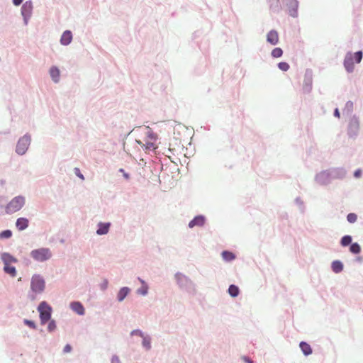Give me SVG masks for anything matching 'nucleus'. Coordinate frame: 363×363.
<instances>
[{"mask_svg":"<svg viewBox=\"0 0 363 363\" xmlns=\"http://www.w3.org/2000/svg\"><path fill=\"white\" fill-rule=\"evenodd\" d=\"M300 348L305 355H309L312 353V349L308 343L301 342L300 343Z\"/></svg>","mask_w":363,"mask_h":363,"instance_id":"16","label":"nucleus"},{"mask_svg":"<svg viewBox=\"0 0 363 363\" xmlns=\"http://www.w3.org/2000/svg\"><path fill=\"white\" fill-rule=\"evenodd\" d=\"M143 345L147 349L150 348V340L149 337H143Z\"/></svg>","mask_w":363,"mask_h":363,"instance_id":"32","label":"nucleus"},{"mask_svg":"<svg viewBox=\"0 0 363 363\" xmlns=\"http://www.w3.org/2000/svg\"><path fill=\"white\" fill-rule=\"evenodd\" d=\"M361 174H362V171L361 169H357L354 173V176L356 177V178H359L361 177Z\"/></svg>","mask_w":363,"mask_h":363,"instance_id":"35","label":"nucleus"},{"mask_svg":"<svg viewBox=\"0 0 363 363\" xmlns=\"http://www.w3.org/2000/svg\"><path fill=\"white\" fill-rule=\"evenodd\" d=\"M45 287L44 279L40 275H34L31 279L30 288L35 294L42 293Z\"/></svg>","mask_w":363,"mask_h":363,"instance_id":"6","label":"nucleus"},{"mask_svg":"<svg viewBox=\"0 0 363 363\" xmlns=\"http://www.w3.org/2000/svg\"><path fill=\"white\" fill-rule=\"evenodd\" d=\"M74 173L76 174V175L77 177H79L81 179L84 180V177L83 176V174L81 173L80 170L79 168L76 167L74 168Z\"/></svg>","mask_w":363,"mask_h":363,"instance_id":"33","label":"nucleus"},{"mask_svg":"<svg viewBox=\"0 0 363 363\" xmlns=\"http://www.w3.org/2000/svg\"><path fill=\"white\" fill-rule=\"evenodd\" d=\"M347 220L350 223H354L357 220V216L355 213H349L347 216Z\"/></svg>","mask_w":363,"mask_h":363,"instance_id":"30","label":"nucleus"},{"mask_svg":"<svg viewBox=\"0 0 363 363\" xmlns=\"http://www.w3.org/2000/svg\"><path fill=\"white\" fill-rule=\"evenodd\" d=\"M1 259L3 260L4 265L9 264L11 262H16L17 260L9 253H3L1 255Z\"/></svg>","mask_w":363,"mask_h":363,"instance_id":"17","label":"nucleus"},{"mask_svg":"<svg viewBox=\"0 0 363 363\" xmlns=\"http://www.w3.org/2000/svg\"><path fill=\"white\" fill-rule=\"evenodd\" d=\"M25 203V199L18 196L13 198L6 206V212L7 213H13L19 211Z\"/></svg>","mask_w":363,"mask_h":363,"instance_id":"4","label":"nucleus"},{"mask_svg":"<svg viewBox=\"0 0 363 363\" xmlns=\"http://www.w3.org/2000/svg\"><path fill=\"white\" fill-rule=\"evenodd\" d=\"M118 362H119V359L118 357H113L112 363H118Z\"/></svg>","mask_w":363,"mask_h":363,"instance_id":"38","label":"nucleus"},{"mask_svg":"<svg viewBox=\"0 0 363 363\" xmlns=\"http://www.w3.org/2000/svg\"><path fill=\"white\" fill-rule=\"evenodd\" d=\"M222 257L226 261H231L235 257L233 253L228 251L223 252Z\"/></svg>","mask_w":363,"mask_h":363,"instance_id":"23","label":"nucleus"},{"mask_svg":"<svg viewBox=\"0 0 363 363\" xmlns=\"http://www.w3.org/2000/svg\"><path fill=\"white\" fill-rule=\"evenodd\" d=\"M23 2V0H13V3L15 6H19Z\"/></svg>","mask_w":363,"mask_h":363,"instance_id":"36","label":"nucleus"},{"mask_svg":"<svg viewBox=\"0 0 363 363\" xmlns=\"http://www.w3.org/2000/svg\"><path fill=\"white\" fill-rule=\"evenodd\" d=\"M12 232L10 230H6L0 233V239H6L11 238Z\"/></svg>","mask_w":363,"mask_h":363,"instance_id":"27","label":"nucleus"},{"mask_svg":"<svg viewBox=\"0 0 363 363\" xmlns=\"http://www.w3.org/2000/svg\"><path fill=\"white\" fill-rule=\"evenodd\" d=\"M140 281L142 283V286L138 289V293L142 295H146L148 291V286L143 280L139 278Z\"/></svg>","mask_w":363,"mask_h":363,"instance_id":"22","label":"nucleus"},{"mask_svg":"<svg viewBox=\"0 0 363 363\" xmlns=\"http://www.w3.org/2000/svg\"><path fill=\"white\" fill-rule=\"evenodd\" d=\"M352 242V238L350 235H345L341 239V245L342 246H347Z\"/></svg>","mask_w":363,"mask_h":363,"instance_id":"26","label":"nucleus"},{"mask_svg":"<svg viewBox=\"0 0 363 363\" xmlns=\"http://www.w3.org/2000/svg\"><path fill=\"white\" fill-rule=\"evenodd\" d=\"M33 11V4L30 1H26L21 8V13L24 18L26 23H27L28 18L30 17Z\"/></svg>","mask_w":363,"mask_h":363,"instance_id":"8","label":"nucleus"},{"mask_svg":"<svg viewBox=\"0 0 363 363\" xmlns=\"http://www.w3.org/2000/svg\"><path fill=\"white\" fill-rule=\"evenodd\" d=\"M157 140V135L153 133V131L147 128L145 132V137L143 140H136L138 144H139L144 150L150 151L155 150L157 146L156 142Z\"/></svg>","mask_w":363,"mask_h":363,"instance_id":"1","label":"nucleus"},{"mask_svg":"<svg viewBox=\"0 0 363 363\" xmlns=\"http://www.w3.org/2000/svg\"><path fill=\"white\" fill-rule=\"evenodd\" d=\"M31 299H32V300L35 299V296H31Z\"/></svg>","mask_w":363,"mask_h":363,"instance_id":"42","label":"nucleus"},{"mask_svg":"<svg viewBox=\"0 0 363 363\" xmlns=\"http://www.w3.org/2000/svg\"><path fill=\"white\" fill-rule=\"evenodd\" d=\"M16 225L19 230H23L28 225V220L25 218H19L16 220Z\"/></svg>","mask_w":363,"mask_h":363,"instance_id":"13","label":"nucleus"},{"mask_svg":"<svg viewBox=\"0 0 363 363\" xmlns=\"http://www.w3.org/2000/svg\"><path fill=\"white\" fill-rule=\"evenodd\" d=\"M278 67L282 71H287L289 69V65L285 62H281L278 64Z\"/></svg>","mask_w":363,"mask_h":363,"instance_id":"28","label":"nucleus"},{"mask_svg":"<svg viewBox=\"0 0 363 363\" xmlns=\"http://www.w3.org/2000/svg\"><path fill=\"white\" fill-rule=\"evenodd\" d=\"M4 269L5 272L10 274L13 277L16 275V268L13 266H11L10 264L4 265Z\"/></svg>","mask_w":363,"mask_h":363,"instance_id":"20","label":"nucleus"},{"mask_svg":"<svg viewBox=\"0 0 363 363\" xmlns=\"http://www.w3.org/2000/svg\"><path fill=\"white\" fill-rule=\"evenodd\" d=\"M30 255L38 262H45L51 257L52 253L48 248H39L32 250Z\"/></svg>","mask_w":363,"mask_h":363,"instance_id":"5","label":"nucleus"},{"mask_svg":"<svg viewBox=\"0 0 363 363\" xmlns=\"http://www.w3.org/2000/svg\"><path fill=\"white\" fill-rule=\"evenodd\" d=\"M109 227H110L109 223H100L99 224V228L96 231V233L98 235H105L108 232Z\"/></svg>","mask_w":363,"mask_h":363,"instance_id":"14","label":"nucleus"},{"mask_svg":"<svg viewBox=\"0 0 363 363\" xmlns=\"http://www.w3.org/2000/svg\"><path fill=\"white\" fill-rule=\"evenodd\" d=\"M72 40V35L71 31L66 30L65 31L60 38V43L63 45H69Z\"/></svg>","mask_w":363,"mask_h":363,"instance_id":"11","label":"nucleus"},{"mask_svg":"<svg viewBox=\"0 0 363 363\" xmlns=\"http://www.w3.org/2000/svg\"><path fill=\"white\" fill-rule=\"evenodd\" d=\"M134 333H135V334H136V335H140V336H143L142 333H141L140 331H139V330L133 331V332L132 333V334H134Z\"/></svg>","mask_w":363,"mask_h":363,"instance_id":"40","label":"nucleus"},{"mask_svg":"<svg viewBox=\"0 0 363 363\" xmlns=\"http://www.w3.org/2000/svg\"><path fill=\"white\" fill-rule=\"evenodd\" d=\"M205 223V218L202 216H196L189 223V227L192 228L195 226H202Z\"/></svg>","mask_w":363,"mask_h":363,"instance_id":"10","label":"nucleus"},{"mask_svg":"<svg viewBox=\"0 0 363 363\" xmlns=\"http://www.w3.org/2000/svg\"><path fill=\"white\" fill-rule=\"evenodd\" d=\"M38 311L41 325H45L51 318L52 308L45 301H43L39 304Z\"/></svg>","mask_w":363,"mask_h":363,"instance_id":"3","label":"nucleus"},{"mask_svg":"<svg viewBox=\"0 0 363 363\" xmlns=\"http://www.w3.org/2000/svg\"><path fill=\"white\" fill-rule=\"evenodd\" d=\"M267 40L270 44L275 45L279 43V35L276 30H270L267 35Z\"/></svg>","mask_w":363,"mask_h":363,"instance_id":"9","label":"nucleus"},{"mask_svg":"<svg viewBox=\"0 0 363 363\" xmlns=\"http://www.w3.org/2000/svg\"><path fill=\"white\" fill-rule=\"evenodd\" d=\"M50 74L55 82H59L60 72L57 67H52L50 69Z\"/></svg>","mask_w":363,"mask_h":363,"instance_id":"15","label":"nucleus"},{"mask_svg":"<svg viewBox=\"0 0 363 363\" xmlns=\"http://www.w3.org/2000/svg\"><path fill=\"white\" fill-rule=\"evenodd\" d=\"M362 59V52L358 51L354 54L348 52L344 60V67L348 72H352L354 70V60L357 63H359Z\"/></svg>","mask_w":363,"mask_h":363,"instance_id":"2","label":"nucleus"},{"mask_svg":"<svg viewBox=\"0 0 363 363\" xmlns=\"http://www.w3.org/2000/svg\"><path fill=\"white\" fill-rule=\"evenodd\" d=\"M30 143V136L24 135L20 138L16 145V152L19 155H23L28 150Z\"/></svg>","mask_w":363,"mask_h":363,"instance_id":"7","label":"nucleus"},{"mask_svg":"<svg viewBox=\"0 0 363 363\" xmlns=\"http://www.w3.org/2000/svg\"><path fill=\"white\" fill-rule=\"evenodd\" d=\"M24 323L26 325H28V327H30V328H33V329H35L36 328L35 323L33 321H32V320L25 319L24 320Z\"/></svg>","mask_w":363,"mask_h":363,"instance_id":"31","label":"nucleus"},{"mask_svg":"<svg viewBox=\"0 0 363 363\" xmlns=\"http://www.w3.org/2000/svg\"><path fill=\"white\" fill-rule=\"evenodd\" d=\"M242 359H243L246 362H247V363H252V360H250V359H248V358H247V357H244Z\"/></svg>","mask_w":363,"mask_h":363,"instance_id":"39","label":"nucleus"},{"mask_svg":"<svg viewBox=\"0 0 363 363\" xmlns=\"http://www.w3.org/2000/svg\"><path fill=\"white\" fill-rule=\"evenodd\" d=\"M334 115H335V116H336L337 118H340V112H339V110L337 108H336L335 110Z\"/></svg>","mask_w":363,"mask_h":363,"instance_id":"37","label":"nucleus"},{"mask_svg":"<svg viewBox=\"0 0 363 363\" xmlns=\"http://www.w3.org/2000/svg\"><path fill=\"white\" fill-rule=\"evenodd\" d=\"M271 55L274 58L280 57L283 55V50L280 48H276L272 50Z\"/></svg>","mask_w":363,"mask_h":363,"instance_id":"24","label":"nucleus"},{"mask_svg":"<svg viewBox=\"0 0 363 363\" xmlns=\"http://www.w3.org/2000/svg\"><path fill=\"white\" fill-rule=\"evenodd\" d=\"M332 269L335 273H339L343 269V265L340 261H334L332 263Z\"/></svg>","mask_w":363,"mask_h":363,"instance_id":"19","label":"nucleus"},{"mask_svg":"<svg viewBox=\"0 0 363 363\" xmlns=\"http://www.w3.org/2000/svg\"><path fill=\"white\" fill-rule=\"evenodd\" d=\"M130 289L128 287H123L118 293L117 298L119 301H122L128 294Z\"/></svg>","mask_w":363,"mask_h":363,"instance_id":"18","label":"nucleus"},{"mask_svg":"<svg viewBox=\"0 0 363 363\" xmlns=\"http://www.w3.org/2000/svg\"><path fill=\"white\" fill-rule=\"evenodd\" d=\"M72 350V347L70 345L67 344L64 347V352L65 353H68V352H70Z\"/></svg>","mask_w":363,"mask_h":363,"instance_id":"34","label":"nucleus"},{"mask_svg":"<svg viewBox=\"0 0 363 363\" xmlns=\"http://www.w3.org/2000/svg\"><path fill=\"white\" fill-rule=\"evenodd\" d=\"M350 250L352 253L358 254L361 251V247L359 244L355 242V243H352L350 245Z\"/></svg>","mask_w":363,"mask_h":363,"instance_id":"25","label":"nucleus"},{"mask_svg":"<svg viewBox=\"0 0 363 363\" xmlns=\"http://www.w3.org/2000/svg\"><path fill=\"white\" fill-rule=\"evenodd\" d=\"M228 293L233 297H236L239 294V289L235 285H230L228 288Z\"/></svg>","mask_w":363,"mask_h":363,"instance_id":"21","label":"nucleus"},{"mask_svg":"<svg viewBox=\"0 0 363 363\" xmlns=\"http://www.w3.org/2000/svg\"><path fill=\"white\" fill-rule=\"evenodd\" d=\"M71 308L79 315L84 314V308L79 302H73L70 305Z\"/></svg>","mask_w":363,"mask_h":363,"instance_id":"12","label":"nucleus"},{"mask_svg":"<svg viewBox=\"0 0 363 363\" xmlns=\"http://www.w3.org/2000/svg\"><path fill=\"white\" fill-rule=\"evenodd\" d=\"M123 175H124V177H125L126 179H128V178H129V177H128V174L124 173V174H123Z\"/></svg>","mask_w":363,"mask_h":363,"instance_id":"41","label":"nucleus"},{"mask_svg":"<svg viewBox=\"0 0 363 363\" xmlns=\"http://www.w3.org/2000/svg\"><path fill=\"white\" fill-rule=\"evenodd\" d=\"M56 328H57V326H56L55 321L53 320H50L48 325V330L49 332H52L56 329Z\"/></svg>","mask_w":363,"mask_h":363,"instance_id":"29","label":"nucleus"}]
</instances>
